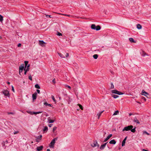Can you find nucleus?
I'll list each match as a JSON object with an SVG mask.
<instances>
[{"label": "nucleus", "mask_w": 151, "mask_h": 151, "mask_svg": "<svg viewBox=\"0 0 151 151\" xmlns=\"http://www.w3.org/2000/svg\"><path fill=\"white\" fill-rule=\"evenodd\" d=\"M58 137H55L52 139L49 145V146L50 148H54L55 141L57 140H58Z\"/></svg>", "instance_id": "nucleus-1"}, {"label": "nucleus", "mask_w": 151, "mask_h": 151, "mask_svg": "<svg viewBox=\"0 0 151 151\" xmlns=\"http://www.w3.org/2000/svg\"><path fill=\"white\" fill-rule=\"evenodd\" d=\"M1 93L4 94L5 96H7L9 97H10V94L9 91L7 90H4L1 92Z\"/></svg>", "instance_id": "nucleus-2"}, {"label": "nucleus", "mask_w": 151, "mask_h": 151, "mask_svg": "<svg viewBox=\"0 0 151 151\" xmlns=\"http://www.w3.org/2000/svg\"><path fill=\"white\" fill-rule=\"evenodd\" d=\"M133 128V126L132 125H129L127 127H125L123 129L122 131L123 132L126 131H128L129 130H130V129L132 128Z\"/></svg>", "instance_id": "nucleus-3"}, {"label": "nucleus", "mask_w": 151, "mask_h": 151, "mask_svg": "<svg viewBox=\"0 0 151 151\" xmlns=\"http://www.w3.org/2000/svg\"><path fill=\"white\" fill-rule=\"evenodd\" d=\"M37 93L36 92H35L32 95V98L33 100H35L37 97Z\"/></svg>", "instance_id": "nucleus-4"}, {"label": "nucleus", "mask_w": 151, "mask_h": 151, "mask_svg": "<svg viewBox=\"0 0 151 151\" xmlns=\"http://www.w3.org/2000/svg\"><path fill=\"white\" fill-rule=\"evenodd\" d=\"M107 143V142L105 143L104 144H103L101 145L100 147V149L101 150H103L104 148L106 146Z\"/></svg>", "instance_id": "nucleus-5"}, {"label": "nucleus", "mask_w": 151, "mask_h": 151, "mask_svg": "<svg viewBox=\"0 0 151 151\" xmlns=\"http://www.w3.org/2000/svg\"><path fill=\"white\" fill-rule=\"evenodd\" d=\"M112 134H110L104 140V142H105L107 141L112 136Z\"/></svg>", "instance_id": "nucleus-6"}, {"label": "nucleus", "mask_w": 151, "mask_h": 151, "mask_svg": "<svg viewBox=\"0 0 151 151\" xmlns=\"http://www.w3.org/2000/svg\"><path fill=\"white\" fill-rule=\"evenodd\" d=\"M42 137V135H40L39 136L36 137V138H37L36 139V141L37 142H39V141H38V139L41 140Z\"/></svg>", "instance_id": "nucleus-7"}, {"label": "nucleus", "mask_w": 151, "mask_h": 151, "mask_svg": "<svg viewBox=\"0 0 151 151\" xmlns=\"http://www.w3.org/2000/svg\"><path fill=\"white\" fill-rule=\"evenodd\" d=\"M45 43L42 40H40L39 42V44L42 46H44L45 45Z\"/></svg>", "instance_id": "nucleus-8"}, {"label": "nucleus", "mask_w": 151, "mask_h": 151, "mask_svg": "<svg viewBox=\"0 0 151 151\" xmlns=\"http://www.w3.org/2000/svg\"><path fill=\"white\" fill-rule=\"evenodd\" d=\"M43 148V146H40V147H37V151H41Z\"/></svg>", "instance_id": "nucleus-9"}, {"label": "nucleus", "mask_w": 151, "mask_h": 151, "mask_svg": "<svg viewBox=\"0 0 151 151\" xmlns=\"http://www.w3.org/2000/svg\"><path fill=\"white\" fill-rule=\"evenodd\" d=\"M47 120H48V123H49V124L53 123L55 121L54 120L51 119L50 117H49L48 118Z\"/></svg>", "instance_id": "nucleus-10"}, {"label": "nucleus", "mask_w": 151, "mask_h": 151, "mask_svg": "<svg viewBox=\"0 0 151 151\" xmlns=\"http://www.w3.org/2000/svg\"><path fill=\"white\" fill-rule=\"evenodd\" d=\"M116 142V141L114 139H113L110 141L109 143L110 144L115 145Z\"/></svg>", "instance_id": "nucleus-11"}, {"label": "nucleus", "mask_w": 151, "mask_h": 151, "mask_svg": "<svg viewBox=\"0 0 151 151\" xmlns=\"http://www.w3.org/2000/svg\"><path fill=\"white\" fill-rule=\"evenodd\" d=\"M142 95H143L145 96H146V94L149 95V93H148L145 91L144 90H142Z\"/></svg>", "instance_id": "nucleus-12"}, {"label": "nucleus", "mask_w": 151, "mask_h": 151, "mask_svg": "<svg viewBox=\"0 0 151 151\" xmlns=\"http://www.w3.org/2000/svg\"><path fill=\"white\" fill-rule=\"evenodd\" d=\"M137 28L139 29H140L142 28V26L139 24H138L137 25Z\"/></svg>", "instance_id": "nucleus-13"}, {"label": "nucleus", "mask_w": 151, "mask_h": 151, "mask_svg": "<svg viewBox=\"0 0 151 151\" xmlns=\"http://www.w3.org/2000/svg\"><path fill=\"white\" fill-rule=\"evenodd\" d=\"M96 26L95 24H92L91 25V28L92 29L95 30V29L96 28Z\"/></svg>", "instance_id": "nucleus-14"}, {"label": "nucleus", "mask_w": 151, "mask_h": 151, "mask_svg": "<svg viewBox=\"0 0 151 151\" xmlns=\"http://www.w3.org/2000/svg\"><path fill=\"white\" fill-rule=\"evenodd\" d=\"M48 129L47 127L45 126L44 127V129H43V131L44 132L46 133V132L47 131H48Z\"/></svg>", "instance_id": "nucleus-15"}, {"label": "nucleus", "mask_w": 151, "mask_h": 151, "mask_svg": "<svg viewBox=\"0 0 151 151\" xmlns=\"http://www.w3.org/2000/svg\"><path fill=\"white\" fill-rule=\"evenodd\" d=\"M101 29V27L99 25H97L96 26L95 30L96 31H98L100 30Z\"/></svg>", "instance_id": "nucleus-16"}, {"label": "nucleus", "mask_w": 151, "mask_h": 151, "mask_svg": "<svg viewBox=\"0 0 151 151\" xmlns=\"http://www.w3.org/2000/svg\"><path fill=\"white\" fill-rule=\"evenodd\" d=\"M118 91L116 90H114L111 91V93H113L117 94Z\"/></svg>", "instance_id": "nucleus-17"}, {"label": "nucleus", "mask_w": 151, "mask_h": 151, "mask_svg": "<svg viewBox=\"0 0 151 151\" xmlns=\"http://www.w3.org/2000/svg\"><path fill=\"white\" fill-rule=\"evenodd\" d=\"M58 54L59 55L61 58H65V56L62 53H60V52H58Z\"/></svg>", "instance_id": "nucleus-18"}, {"label": "nucleus", "mask_w": 151, "mask_h": 151, "mask_svg": "<svg viewBox=\"0 0 151 151\" xmlns=\"http://www.w3.org/2000/svg\"><path fill=\"white\" fill-rule=\"evenodd\" d=\"M111 96L112 97H113L114 99H116L117 98H118L119 97V96L114 94H111Z\"/></svg>", "instance_id": "nucleus-19"}, {"label": "nucleus", "mask_w": 151, "mask_h": 151, "mask_svg": "<svg viewBox=\"0 0 151 151\" xmlns=\"http://www.w3.org/2000/svg\"><path fill=\"white\" fill-rule=\"evenodd\" d=\"M24 68V65H20L19 66V69H20V70H23Z\"/></svg>", "instance_id": "nucleus-20"}, {"label": "nucleus", "mask_w": 151, "mask_h": 151, "mask_svg": "<svg viewBox=\"0 0 151 151\" xmlns=\"http://www.w3.org/2000/svg\"><path fill=\"white\" fill-rule=\"evenodd\" d=\"M35 87L37 89H40V87L39 86L38 84H36L35 85Z\"/></svg>", "instance_id": "nucleus-21"}, {"label": "nucleus", "mask_w": 151, "mask_h": 151, "mask_svg": "<svg viewBox=\"0 0 151 151\" xmlns=\"http://www.w3.org/2000/svg\"><path fill=\"white\" fill-rule=\"evenodd\" d=\"M142 55L143 56H145V55L148 56L149 55L147 54L144 51H143L142 54Z\"/></svg>", "instance_id": "nucleus-22"}, {"label": "nucleus", "mask_w": 151, "mask_h": 151, "mask_svg": "<svg viewBox=\"0 0 151 151\" xmlns=\"http://www.w3.org/2000/svg\"><path fill=\"white\" fill-rule=\"evenodd\" d=\"M98 57V54H94L93 56V57L94 59H97Z\"/></svg>", "instance_id": "nucleus-23"}, {"label": "nucleus", "mask_w": 151, "mask_h": 151, "mask_svg": "<svg viewBox=\"0 0 151 151\" xmlns=\"http://www.w3.org/2000/svg\"><path fill=\"white\" fill-rule=\"evenodd\" d=\"M65 87L66 88H68L70 90H71V87L67 85H65Z\"/></svg>", "instance_id": "nucleus-24"}, {"label": "nucleus", "mask_w": 151, "mask_h": 151, "mask_svg": "<svg viewBox=\"0 0 151 151\" xmlns=\"http://www.w3.org/2000/svg\"><path fill=\"white\" fill-rule=\"evenodd\" d=\"M129 40L131 42H135L134 39L132 38H130Z\"/></svg>", "instance_id": "nucleus-25"}, {"label": "nucleus", "mask_w": 151, "mask_h": 151, "mask_svg": "<svg viewBox=\"0 0 151 151\" xmlns=\"http://www.w3.org/2000/svg\"><path fill=\"white\" fill-rule=\"evenodd\" d=\"M42 113L41 111H37V112H33V114H39Z\"/></svg>", "instance_id": "nucleus-26"}, {"label": "nucleus", "mask_w": 151, "mask_h": 151, "mask_svg": "<svg viewBox=\"0 0 151 151\" xmlns=\"http://www.w3.org/2000/svg\"><path fill=\"white\" fill-rule=\"evenodd\" d=\"M94 144L96 145H97L96 146H97L98 147H99V145L97 141L96 140H95V142H94Z\"/></svg>", "instance_id": "nucleus-27"}, {"label": "nucleus", "mask_w": 151, "mask_h": 151, "mask_svg": "<svg viewBox=\"0 0 151 151\" xmlns=\"http://www.w3.org/2000/svg\"><path fill=\"white\" fill-rule=\"evenodd\" d=\"M2 145L3 147H4V149H5L6 148V146H5V142H4V141H3V142L2 143Z\"/></svg>", "instance_id": "nucleus-28"}, {"label": "nucleus", "mask_w": 151, "mask_h": 151, "mask_svg": "<svg viewBox=\"0 0 151 151\" xmlns=\"http://www.w3.org/2000/svg\"><path fill=\"white\" fill-rule=\"evenodd\" d=\"M3 17L0 14V21L1 22H2L3 21Z\"/></svg>", "instance_id": "nucleus-29"}, {"label": "nucleus", "mask_w": 151, "mask_h": 151, "mask_svg": "<svg viewBox=\"0 0 151 151\" xmlns=\"http://www.w3.org/2000/svg\"><path fill=\"white\" fill-rule=\"evenodd\" d=\"M119 113V111L118 110H117L115 111L113 115H117Z\"/></svg>", "instance_id": "nucleus-30"}, {"label": "nucleus", "mask_w": 151, "mask_h": 151, "mask_svg": "<svg viewBox=\"0 0 151 151\" xmlns=\"http://www.w3.org/2000/svg\"><path fill=\"white\" fill-rule=\"evenodd\" d=\"M126 142V141L124 140H123L122 143V146L123 147L125 145V144Z\"/></svg>", "instance_id": "nucleus-31"}, {"label": "nucleus", "mask_w": 151, "mask_h": 151, "mask_svg": "<svg viewBox=\"0 0 151 151\" xmlns=\"http://www.w3.org/2000/svg\"><path fill=\"white\" fill-rule=\"evenodd\" d=\"M135 128H136V127H135V128H134V129H132V128L131 129H130L131 132H133V133H134L136 131Z\"/></svg>", "instance_id": "nucleus-32"}, {"label": "nucleus", "mask_w": 151, "mask_h": 151, "mask_svg": "<svg viewBox=\"0 0 151 151\" xmlns=\"http://www.w3.org/2000/svg\"><path fill=\"white\" fill-rule=\"evenodd\" d=\"M103 111L100 112L99 113H98L97 115L98 116V119H99L100 116H101V113H102Z\"/></svg>", "instance_id": "nucleus-33"}, {"label": "nucleus", "mask_w": 151, "mask_h": 151, "mask_svg": "<svg viewBox=\"0 0 151 151\" xmlns=\"http://www.w3.org/2000/svg\"><path fill=\"white\" fill-rule=\"evenodd\" d=\"M124 93H123L122 92L120 91H118V92L117 94L119 95H122L123 94H124Z\"/></svg>", "instance_id": "nucleus-34"}, {"label": "nucleus", "mask_w": 151, "mask_h": 151, "mask_svg": "<svg viewBox=\"0 0 151 151\" xmlns=\"http://www.w3.org/2000/svg\"><path fill=\"white\" fill-rule=\"evenodd\" d=\"M29 66H30V65L29 64L27 66V68L26 69V70L25 69V70L28 71L29 70Z\"/></svg>", "instance_id": "nucleus-35"}, {"label": "nucleus", "mask_w": 151, "mask_h": 151, "mask_svg": "<svg viewBox=\"0 0 151 151\" xmlns=\"http://www.w3.org/2000/svg\"><path fill=\"white\" fill-rule=\"evenodd\" d=\"M28 63V61H24V63H25V68H26V66L28 65L27 64Z\"/></svg>", "instance_id": "nucleus-36"}, {"label": "nucleus", "mask_w": 151, "mask_h": 151, "mask_svg": "<svg viewBox=\"0 0 151 151\" xmlns=\"http://www.w3.org/2000/svg\"><path fill=\"white\" fill-rule=\"evenodd\" d=\"M52 99L54 102H56V100L55 99L54 97L53 96H52Z\"/></svg>", "instance_id": "nucleus-37"}, {"label": "nucleus", "mask_w": 151, "mask_h": 151, "mask_svg": "<svg viewBox=\"0 0 151 151\" xmlns=\"http://www.w3.org/2000/svg\"><path fill=\"white\" fill-rule=\"evenodd\" d=\"M7 114L8 115H10V114H12V115H14V113L13 112H7Z\"/></svg>", "instance_id": "nucleus-38"}, {"label": "nucleus", "mask_w": 151, "mask_h": 151, "mask_svg": "<svg viewBox=\"0 0 151 151\" xmlns=\"http://www.w3.org/2000/svg\"><path fill=\"white\" fill-rule=\"evenodd\" d=\"M114 85H113V84L112 83H111V89L114 88Z\"/></svg>", "instance_id": "nucleus-39"}, {"label": "nucleus", "mask_w": 151, "mask_h": 151, "mask_svg": "<svg viewBox=\"0 0 151 151\" xmlns=\"http://www.w3.org/2000/svg\"><path fill=\"white\" fill-rule=\"evenodd\" d=\"M78 105L79 106V107L81 109L83 110V106H82L80 104H78Z\"/></svg>", "instance_id": "nucleus-40"}, {"label": "nucleus", "mask_w": 151, "mask_h": 151, "mask_svg": "<svg viewBox=\"0 0 151 151\" xmlns=\"http://www.w3.org/2000/svg\"><path fill=\"white\" fill-rule=\"evenodd\" d=\"M143 134H146L147 135H149L150 134L149 133H147L146 131H143Z\"/></svg>", "instance_id": "nucleus-41"}, {"label": "nucleus", "mask_w": 151, "mask_h": 151, "mask_svg": "<svg viewBox=\"0 0 151 151\" xmlns=\"http://www.w3.org/2000/svg\"><path fill=\"white\" fill-rule=\"evenodd\" d=\"M57 35L58 36H62V34L58 32Z\"/></svg>", "instance_id": "nucleus-42"}, {"label": "nucleus", "mask_w": 151, "mask_h": 151, "mask_svg": "<svg viewBox=\"0 0 151 151\" xmlns=\"http://www.w3.org/2000/svg\"><path fill=\"white\" fill-rule=\"evenodd\" d=\"M136 122L138 124H139L140 123V122H139V120L138 119H137V120H135V122Z\"/></svg>", "instance_id": "nucleus-43"}, {"label": "nucleus", "mask_w": 151, "mask_h": 151, "mask_svg": "<svg viewBox=\"0 0 151 151\" xmlns=\"http://www.w3.org/2000/svg\"><path fill=\"white\" fill-rule=\"evenodd\" d=\"M56 129H57L56 127H54L53 128V132H54L55 130Z\"/></svg>", "instance_id": "nucleus-44"}, {"label": "nucleus", "mask_w": 151, "mask_h": 151, "mask_svg": "<svg viewBox=\"0 0 151 151\" xmlns=\"http://www.w3.org/2000/svg\"><path fill=\"white\" fill-rule=\"evenodd\" d=\"M19 132L18 131H15L14 132V134H16L18 133Z\"/></svg>", "instance_id": "nucleus-45"}, {"label": "nucleus", "mask_w": 151, "mask_h": 151, "mask_svg": "<svg viewBox=\"0 0 151 151\" xmlns=\"http://www.w3.org/2000/svg\"><path fill=\"white\" fill-rule=\"evenodd\" d=\"M46 16L47 17L52 18L51 15H46Z\"/></svg>", "instance_id": "nucleus-46"}, {"label": "nucleus", "mask_w": 151, "mask_h": 151, "mask_svg": "<svg viewBox=\"0 0 151 151\" xmlns=\"http://www.w3.org/2000/svg\"><path fill=\"white\" fill-rule=\"evenodd\" d=\"M28 78L29 80L31 81H32V77L31 76H29Z\"/></svg>", "instance_id": "nucleus-47"}, {"label": "nucleus", "mask_w": 151, "mask_h": 151, "mask_svg": "<svg viewBox=\"0 0 151 151\" xmlns=\"http://www.w3.org/2000/svg\"><path fill=\"white\" fill-rule=\"evenodd\" d=\"M97 145H95V144H94V143L93 144H91V146H92V147H95Z\"/></svg>", "instance_id": "nucleus-48"}, {"label": "nucleus", "mask_w": 151, "mask_h": 151, "mask_svg": "<svg viewBox=\"0 0 151 151\" xmlns=\"http://www.w3.org/2000/svg\"><path fill=\"white\" fill-rule=\"evenodd\" d=\"M47 106L50 107H52L53 106L51 104H47Z\"/></svg>", "instance_id": "nucleus-49"}, {"label": "nucleus", "mask_w": 151, "mask_h": 151, "mask_svg": "<svg viewBox=\"0 0 151 151\" xmlns=\"http://www.w3.org/2000/svg\"><path fill=\"white\" fill-rule=\"evenodd\" d=\"M12 91L13 92H14V89L13 86H12Z\"/></svg>", "instance_id": "nucleus-50"}, {"label": "nucleus", "mask_w": 151, "mask_h": 151, "mask_svg": "<svg viewBox=\"0 0 151 151\" xmlns=\"http://www.w3.org/2000/svg\"><path fill=\"white\" fill-rule=\"evenodd\" d=\"M48 103L47 102H45L44 103V105L46 106H47Z\"/></svg>", "instance_id": "nucleus-51"}, {"label": "nucleus", "mask_w": 151, "mask_h": 151, "mask_svg": "<svg viewBox=\"0 0 151 151\" xmlns=\"http://www.w3.org/2000/svg\"><path fill=\"white\" fill-rule=\"evenodd\" d=\"M22 45L21 43H19L17 45V46L18 47H20Z\"/></svg>", "instance_id": "nucleus-52"}, {"label": "nucleus", "mask_w": 151, "mask_h": 151, "mask_svg": "<svg viewBox=\"0 0 151 151\" xmlns=\"http://www.w3.org/2000/svg\"><path fill=\"white\" fill-rule=\"evenodd\" d=\"M36 91H37V92L38 93H40V90H38V89H37L36 90Z\"/></svg>", "instance_id": "nucleus-53"}, {"label": "nucleus", "mask_w": 151, "mask_h": 151, "mask_svg": "<svg viewBox=\"0 0 151 151\" xmlns=\"http://www.w3.org/2000/svg\"><path fill=\"white\" fill-rule=\"evenodd\" d=\"M52 82L54 83H55V79H54L52 81Z\"/></svg>", "instance_id": "nucleus-54"}, {"label": "nucleus", "mask_w": 151, "mask_h": 151, "mask_svg": "<svg viewBox=\"0 0 151 151\" xmlns=\"http://www.w3.org/2000/svg\"><path fill=\"white\" fill-rule=\"evenodd\" d=\"M137 118L136 117H135L134 119H133V121L134 122H135V120H137Z\"/></svg>", "instance_id": "nucleus-55"}, {"label": "nucleus", "mask_w": 151, "mask_h": 151, "mask_svg": "<svg viewBox=\"0 0 151 151\" xmlns=\"http://www.w3.org/2000/svg\"><path fill=\"white\" fill-rule=\"evenodd\" d=\"M24 70L25 71H24V75H26V73H27V71L26 70H25V68L24 69Z\"/></svg>", "instance_id": "nucleus-56"}, {"label": "nucleus", "mask_w": 151, "mask_h": 151, "mask_svg": "<svg viewBox=\"0 0 151 151\" xmlns=\"http://www.w3.org/2000/svg\"><path fill=\"white\" fill-rule=\"evenodd\" d=\"M69 55V54L68 53H66V55H65L66 57H67Z\"/></svg>", "instance_id": "nucleus-57"}, {"label": "nucleus", "mask_w": 151, "mask_h": 151, "mask_svg": "<svg viewBox=\"0 0 151 151\" xmlns=\"http://www.w3.org/2000/svg\"><path fill=\"white\" fill-rule=\"evenodd\" d=\"M142 99L144 100L145 101H146V99L144 97H142Z\"/></svg>", "instance_id": "nucleus-58"}, {"label": "nucleus", "mask_w": 151, "mask_h": 151, "mask_svg": "<svg viewBox=\"0 0 151 151\" xmlns=\"http://www.w3.org/2000/svg\"><path fill=\"white\" fill-rule=\"evenodd\" d=\"M52 125V124H49V126L50 127H51Z\"/></svg>", "instance_id": "nucleus-59"}, {"label": "nucleus", "mask_w": 151, "mask_h": 151, "mask_svg": "<svg viewBox=\"0 0 151 151\" xmlns=\"http://www.w3.org/2000/svg\"><path fill=\"white\" fill-rule=\"evenodd\" d=\"M127 136L124 139V140L125 141H126V140H127Z\"/></svg>", "instance_id": "nucleus-60"}, {"label": "nucleus", "mask_w": 151, "mask_h": 151, "mask_svg": "<svg viewBox=\"0 0 151 151\" xmlns=\"http://www.w3.org/2000/svg\"><path fill=\"white\" fill-rule=\"evenodd\" d=\"M23 70H20V69H19V74L20 75V73L22 72Z\"/></svg>", "instance_id": "nucleus-61"}, {"label": "nucleus", "mask_w": 151, "mask_h": 151, "mask_svg": "<svg viewBox=\"0 0 151 151\" xmlns=\"http://www.w3.org/2000/svg\"><path fill=\"white\" fill-rule=\"evenodd\" d=\"M5 142V144H7L8 143V141L7 140H6L5 142Z\"/></svg>", "instance_id": "nucleus-62"}, {"label": "nucleus", "mask_w": 151, "mask_h": 151, "mask_svg": "<svg viewBox=\"0 0 151 151\" xmlns=\"http://www.w3.org/2000/svg\"><path fill=\"white\" fill-rule=\"evenodd\" d=\"M132 115V113H130L129 114V116H131Z\"/></svg>", "instance_id": "nucleus-63"}, {"label": "nucleus", "mask_w": 151, "mask_h": 151, "mask_svg": "<svg viewBox=\"0 0 151 151\" xmlns=\"http://www.w3.org/2000/svg\"><path fill=\"white\" fill-rule=\"evenodd\" d=\"M47 151H50V150L49 149H48L47 150Z\"/></svg>", "instance_id": "nucleus-64"}]
</instances>
